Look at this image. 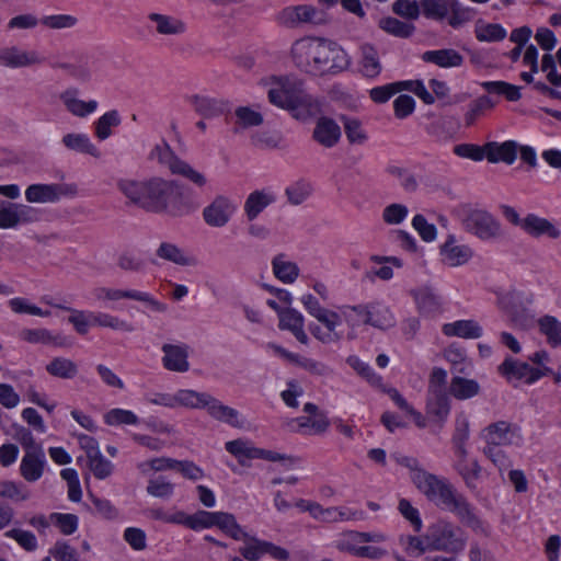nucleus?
<instances>
[{"instance_id": "nucleus-31", "label": "nucleus", "mask_w": 561, "mask_h": 561, "mask_svg": "<svg viewBox=\"0 0 561 561\" xmlns=\"http://www.w3.org/2000/svg\"><path fill=\"white\" fill-rule=\"evenodd\" d=\"M341 136V127L329 117H320L312 133V138L324 148H333L340 141Z\"/></svg>"}, {"instance_id": "nucleus-34", "label": "nucleus", "mask_w": 561, "mask_h": 561, "mask_svg": "<svg viewBox=\"0 0 561 561\" xmlns=\"http://www.w3.org/2000/svg\"><path fill=\"white\" fill-rule=\"evenodd\" d=\"M225 449L233 456L241 466H250L252 460L257 459L259 447L245 437L228 440L225 443Z\"/></svg>"}, {"instance_id": "nucleus-62", "label": "nucleus", "mask_w": 561, "mask_h": 561, "mask_svg": "<svg viewBox=\"0 0 561 561\" xmlns=\"http://www.w3.org/2000/svg\"><path fill=\"white\" fill-rule=\"evenodd\" d=\"M234 114L237 124L243 128L260 126L264 121L262 113L250 106H239Z\"/></svg>"}, {"instance_id": "nucleus-41", "label": "nucleus", "mask_w": 561, "mask_h": 561, "mask_svg": "<svg viewBox=\"0 0 561 561\" xmlns=\"http://www.w3.org/2000/svg\"><path fill=\"white\" fill-rule=\"evenodd\" d=\"M537 327L539 333L546 337L548 345L556 348L561 345V321L551 314H543L538 318Z\"/></svg>"}, {"instance_id": "nucleus-53", "label": "nucleus", "mask_w": 561, "mask_h": 561, "mask_svg": "<svg viewBox=\"0 0 561 561\" xmlns=\"http://www.w3.org/2000/svg\"><path fill=\"white\" fill-rule=\"evenodd\" d=\"M481 87L489 93L504 95L508 101H518L522 96L519 88L505 81H483Z\"/></svg>"}, {"instance_id": "nucleus-45", "label": "nucleus", "mask_w": 561, "mask_h": 561, "mask_svg": "<svg viewBox=\"0 0 561 561\" xmlns=\"http://www.w3.org/2000/svg\"><path fill=\"white\" fill-rule=\"evenodd\" d=\"M93 327L112 329L114 331L130 333L135 330L133 323L107 312L93 311Z\"/></svg>"}, {"instance_id": "nucleus-51", "label": "nucleus", "mask_w": 561, "mask_h": 561, "mask_svg": "<svg viewBox=\"0 0 561 561\" xmlns=\"http://www.w3.org/2000/svg\"><path fill=\"white\" fill-rule=\"evenodd\" d=\"M31 496L30 490L21 482L12 480L0 481V497L14 502H23Z\"/></svg>"}, {"instance_id": "nucleus-60", "label": "nucleus", "mask_w": 561, "mask_h": 561, "mask_svg": "<svg viewBox=\"0 0 561 561\" xmlns=\"http://www.w3.org/2000/svg\"><path fill=\"white\" fill-rule=\"evenodd\" d=\"M506 30L497 23H479L476 36L481 42H495L506 37Z\"/></svg>"}, {"instance_id": "nucleus-15", "label": "nucleus", "mask_w": 561, "mask_h": 561, "mask_svg": "<svg viewBox=\"0 0 561 561\" xmlns=\"http://www.w3.org/2000/svg\"><path fill=\"white\" fill-rule=\"evenodd\" d=\"M480 438L488 445L522 446L520 428L506 421L489 424L480 432Z\"/></svg>"}, {"instance_id": "nucleus-30", "label": "nucleus", "mask_w": 561, "mask_h": 561, "mask_svg": "<svg viewBox=\"0 0 561 561\" xmlns=\"http://www.w3.org/2000/svg\"><path fill=\"white\" fill-rule=\"evenodd\" d=\"M21 339L31 344L49 345L54 347H68L71 342L62 333H54L48 329H25L20 334Z\"/></svg>"}, {"instance_id": "nucleus-22", "label": "nucleus", "mask_w": 561, "mask_h": 561, "mask_svg": "<svg viewBox=\"0 0 561 561\" xmlns=\"http://www.w3.org/2000/svg\"><path fill=\"white\" fill-rule=\"evenodd\" d=\"M60 100L70 114L81 118L92 115L99 107L96 100H81L79 98V91L76 88H70L61 92Z\"/></svg>"}, {"instance_id": "nucleus-28", "label": "nucleus", "mask_w": 561, "mask_h": 561, "mask_svg": "<svg viewBox=\"0 0 561 561\" xmlns=\"http://www.w3.org/2000/svg\"><path fill=\"white\" fill-rule=\"evenodd\" d=\"M415 307L421 314H435L442 310V300L430 285H422L410 290Z\"/></svg>"}, {"instance_id": "nucleus-56", "label": "nucleus", "mask_w": 561, "mask_h": 561, "mask_svg": "<svg viewBox=\"0 0 561 561\" xmlns=\"http://www.w3.org/2000/svg\"><path fill=\"white\" fill-rule=\"evenodd\" d=\"M174 484L163 476L154 477L148 481L147 493L157 499H170L174 494Z\"/></svg>"}, {"instance_id": "nucleus-59", "label": "nucleus", "mask_w": 561, "mask_h": 561, "mask_svg": "<svg viewBox=\"0 0 561 561\" xmlns=\"http://www.w3.org/2000/svg\"><path fill=\"white\" fill-rule=\"evenodd\" d=\"M178 463L179 460L170 457H157L139 462L137 468L142 474H149L151 471L160 472L175 469Z\"/></svg>"}, {"instance_id": "nucleus-5", "label": "nucleus", "mask_w": 561, "mask_h": 561, "mask_svg": "<svg viewBox=\"0 0 561 561\" xmlns=\"http://www.w3.org/2000/svg\"><path fill=\"white\" fill-rule=\"evenodd\" d=\"M426 542L430 551H443L456 556L466 549L467 536L458 525L440 518L427 526Z\"/></svg>"}, {"instance_id": "nucleus-50", "label": "nucleus", "mask_w": 561, "mask_h": 561, "mask_svg": "<svg viewBox=\"0 0 561 561\" xmlns=\"http://www.w3.org/2000/svg\"><path fill=\"white\" fill-rule=\"evenodd\" d=\"M456 5H458L457 0L451 2L445 0H424L423 12L426 18L444 20L450 11L455 10Z\"/></svg>"}, {"instance_id": "nucleus-25", "label": "nucleus", "mask_w": 561, "mask_h": 561, "mask_svg": "<svg viewBox=\"0 0 561 561\" xmlns=\"http://www.w3.org/2000/svg\"><path fill=\"white\" fill-rule=\"evenodd\" d=\"M277 195L272 187L251 192L244 202V214L249 220H254L270 205L276 202Z\"/></svg>"}, {"instance_id": "nucleus-48", "label": "nucleus", "mask_w": 561, "mask_h": 561, "mask_svg": "<svg viewBox=\"0 0 561 561\" xmlns=\"http://www.w3.org/2000/svg\"><path fill=\"white\" fill-rule=\"evenodd\" d=\"M46 370L50 376L62 379H72L78 374V366L69 358L55 357L46 365Z\"/></svg>"}, {"instance_id": "nucleus-55", "label": "nucleus", "mask_w": 561, "mask_h": 561, "mask_svg": "<svg viewBox=\"0 0 561 561\" xmlns=\"http://www.w3.org/2000/svg\"><path fill=\"white\" fill-rule=\"evenodd\" d=\"M362 531H346L336 539L335 547L357 557L364 545Z\"/></svg>"}, {"instance_id": "nucleus-18", "label": "nucleus", "mask_w": 561, "mask_h": 561, "mask_svg": "<svg viewBox=\"0 0 561 561\" xmlns=\"http://www.w3.org/2000/svg\"><path fill=\"white\" fill-rule=\"evenodd\" d=\"M454 468L465 481L467 488L476 490L482 468L477 459L469 458L467 445H456Z\"/></svg>"}, {"instance_id": "nucleus-52", "label": "nucleus", "mask_w": 561, "mask_h": 561, "mask_svg": "<svg viewBox=\"0 0 561 561\" xmlns=\"http://www.w3.org/2000/svg\"><path fill=\"white\" fill-rule=\"evenodd\" d=\"M244 545L240 548V553L245 560L259 561L264 554H266L267 541L259 539L256 537H250L247 534Z\"/></svg>"}, {"instance_id": "nucleus-21", "label": "nucleus", "mask_w": 561, "mask_h": 561, "mask_svg": "<svg viewBox=\"0 0 561 561\" xmlns=\"http://www.w3.org/2000/svg\"><path fill=\"white\" fill-rule=\"evenodd\" d=\"M66 194V188L57 183H35L26 187L24 195L31 204H53L60 201Z\"/></svg>"}, {"instance_id": "nucleus-58", "label": "nucleus", "mask_w": 561, "mask_h": 561, "mask_svg": "<svg viewBox=\"0 0 561 561\" xmlns=\"http://www.w3.org/2000/svg\"><path fill=\"white\" fill-rule=\"evenodd\" d=\"M350 307L351 306H342L337 310L324 308L316 319L321 322L331 333H336L335 330L342 324V322H346V316L344 311Z\"/></svg>"}, {"instance_id": "nucleus-64", "label": "nucleus", "mask_w": 561, "mask_h": 561, "mask_svg": "<svg viewBox=\"0 0 561 561\" xmlns=\"http://www.w3.org/2000/svg\"><path fill=\"white\" fill-rule=\"evenodd\" d=\"M50 520L65 536L75 534L79 527V517L70 513H51Z\"/></svg>"}, {"instance_id": "nucleus-38", "label": "nucleus", "mask_w": 561, "mask_h": 561, "mask_svg": "<svg viewBox=\"0 0 561 561\" xmlns=\"http://www.w3.org/2000/svg\"><path fill=\"white\" fill-rule=\"evenodd\" d=\"M156 255L163 260L180 266H192L195 259L182 248L172 242H161L156 250Z\"/></svg>"}, {"instance_id": "nucleus-36", "label": "nucleus", "mask_w": 561, "mask_h": 561, "mask_svg": "<svg viewBox=\"0 0 561 561\" xmlns=\"http://www.w3.org/2000/svg\"><path fill=\"white\" fill-rule=\"evenodd\" d=\"M271 265L274 276L283 284H294L299 277L300 268L298 264L289 260L284 253L275 255Z\"/></svg>"}, {"instance_id": "nucleus-2", "label": "nucleus", "mask_w": 561, "mask_h": 561, "mask_svg": "<svg viewBox=\"0 0 561 561\" xmlns=\"http://www.w3.org/2000/svg\"><path fill=\"white\" fill-rule=\"evenodd\" d=\"M293 64L302 72L322 76L340 72L351 66V57L337 43L319 36H304L290 47Z\"/></svg>"}, {"instance_id": "nucleus-47", "label": "nucleus", "mask_w": 561, "mask_h": 561, "mask_svg": "<svg viewBox=\"0 0 561 561\" xmlns=\"http://www.w3.org/2000/svg\"><path fill=\"white\" fill-rule=\"evenodd\" d=\"M385 391L400 410L413 419V422L419 428L427 426L426 417L415 410L396 388H388Z\"/></svg>"}, {"instance_id": "nucleus-29", "label": "nucleus", "mask_w": 561, "mask_h": 561, "mask_svg": "<svg viewBox=\"0 0 561 561\" xmlns=\"http://www.w3.org/2000/svg\"><path fill=\"white\" fill-rule=\"evenodd\" d=\"M46 457L43 449L26 450L20 463L21 476L27 482L39 480L44 473Z\"/></svg>"}, {"instance_id": "nucleus-12", "label": "nucleus", "mask_w": 561, "mask_h": 561, "mask_svg": "<svg viewBox=\"0 0 561 561\" xmlns=\"http://www.w3.org/2000/svg\"><path fill=\"white\" fill-rule=\"evenodd\" d=\"M238 208L239 204L234 198L218 194L203 208V220L211 228H224L237 214Z\"/></svg>"}, {"instance_id": "nucleus-1", "label": "nucleus", "mask_w": 561, "mask_h": 561, "mask_svg": "<svg viewBox=\"0 0 561 561\" xmlns=\"http://www.w3.org/2000/svg\"><path fill=\"white\" fill-rule=\"evenodd\" d=\"M397 463L407 468L415 488L436 506L454 513L458 519L476 534L489 536L490 525L480 518L468 500L458 494L447 479L426 471L420 461L405 455L392 456Z\"/></svg>"}, {"instance_id": "nucleus-11", "label": "nucleus", "mask_w": 561, "mask_h": 561, "mask_svg": "<svg viewBox=\"0 0 561 561\" xmlns=\"http://www.w3.org/2000/svg\"><path fill=\"white\" fill-rule=\"evenodd\" d=\"M176 199L178 187L174 181L159 176L147 179L144 209L152 213L167 211Z\"/></svg>"}, {"instance_id": "nucleus-4", "label": "nucleus", "mask_w": 561, "mask_h": 561, "mask_svg": "<svg viewBox=\"0 0 561 561\" xmlns=\"http://www.w3.org/2000/svg\"><path fill=\"white\" fill-rule=\"evenodd\" d=\"M175 400L176 408L206 409L208 414L217 421L236 428H242L244 425V421L236 409L225 405L207 392L180 389L175 392Z\"/></svg>"}, {"instance_id": "nucleus-10", "label": "nucleus", "mask_w": 561, "mask_h": 561, "mask_svg": "<svg viewBox=\"0 0 561 561\" xmlns=\"http://www.w3.org/2000/svg\"><path fill=\"white\" fill-rule=\"evenodd\" d=\"M150 157L152 160L158 161L161 165L169 169L172 174L181 175L199 187L207 183L204 173L179 158L165 141L156 145Z\"/></svg>"}, {"instance_id": "nucleus-43", "label": "nucleus", "mask_w": 561, "mask_h": 561, "mask_svg": "<svg viewBox=\"0 0 561 561\" xmlns=\"http://www.w3.org/2000/svg\"><path fill=\"white\" fill-rule=\"evenodd\" d=\"M449 392L457 400H469L479 394L480 385L474 379L455 376L451 378Z\"/></svg>"}, {"instance_id": "nucleus-57", "label": "nucleus", "mask_w": 561, "mask_h": 561, "mask_svg": "<svg viewBox=\"0 0 561 561\" xmlns=\"http://www.w3.org/2000/svg\"><path fill=\"white\" fill-rule=\"evenodd\" d=\"M104 422L110 426L136 425L139 422L138 416L130 410L115 408L104 414Z\"/></svg>"}, {"instance_id": "nucleus-49", "label": "nucleus", "mask_w": 561, "mask_h": 561, "mask_svg": "<svg viewBox=\"0 0 561 561\" xmlns=\"http://www.w3.org/2000/svg\"><path fill=\"white\" fill-rule=\"evenodd\" d=\"M118 111L111 110L101 115L94 123L95 136L100 140H105L112 135V129L121 124Z\"/></svg>"}, {"instance_id": "nucleus-19", "label": "nucleus", "mask_w": 561, "mask_h": 561, "mask_svg": "<svg viewBox=\"0 0 561 561\" xmlns=\"http://www.w3.org/2000/svg\"><path fill=\"white\" fill-rule=\"evenodd\" d=\"M147 20L150 28L159 36L180 37L187 32V23L176 15L150 12Z\"/></svg>"}, {"instance_id": "nucleus-9", "label": "nucleus", "mask_w": 561, "mask_h": 561, "mask_svg": "<svg viewBox=\"0 0 561 561\" xmlns=\"http://www.w3.org/2000/svg\"><path fill=\"white\" fill-rule=\"evenodd\" d=\"M501 209L508 222L518 227L531 238L539 239L547 237L549 239H558L561 236L560 228L548 218L541 217L535 213H528L524 217H520L518 211L508 205H503Z\"/></svg>"}, {"instance_id": "nucleus-7", "label": "nucleus", "mask_w": 561, "mask_h": 561, "mask_svg": "<svg viewBox=\"0 0 561 561\" xmlns=\"http://www.w3.org/2000/svg\"><path fill=\"white\" fill-rule=\"evenodd\" d=\"M91 302L102 308L117 309L116 302L122 299H133L144 302L156 312H164L167 306L157 300L151 294L136 289H119L108 286H96L90 293Z\"/></svg>"}, {"instance_id": "nucleus-54", "label": "nucleus", "mask_w": 561, "mask_h": 561, "mask_svg": "<svg viewBox=\"0 0 561 561\" xmlns=\"http://www.w3.org/2000/svg\"><path fill=\"white\" fill-rule=\"evenodd\" d=\"M8 304L11 310L18 314H30L41 318H47L51 314L49 310L42 309L23 297L11 298Z\"/></svg>"}, {"instance_id": "nucleus-3", "label": "nucleus", "mask_w": 561, "mask_h": 561, "mask_svg": "<svg viewBox=\"0 0 561 561\" xmlns=\"http://www.w3.org/2000/svg\"><path fill=\"white\" fill-rule=\"evenodd\" d=\"M260 83L266 89L271 104L289 112L297 121L306 122L320 112L319 100L288 77L270 76L263 78Z\"/></svg>"}, {"instance_id": "nucleus-44", "label": "nucleus", "mask_w": 561, "mask_h": 561, "mask_svg": "<svg viewBox=\"0 0 561 561\" xmlns=\"http://www.w3.org/2000/svg\"><path fill=\"white\" fill-rule=\"evenodd\" d=\"M215 527H218L224 534L234 540H241L247 537V533L231 513L216 511Z\"/></svg>"}, {"instance_id": "nucleus-26", "label": "nucleus", "mask_w": 561, "mask_h": 561, "mask_svg": "<svg viewBox=\"0 0 561 561\" xmlns=\"http://www.w3.org/2000/svg\"><path fill=\"white\" fill-rule=\"evenodd\" d=\"M293 432L301 435H322L330 427V420L327 414L302 415L289 423Z\"/></svg>"}, {"instance_id": "nucleus-63", "label": "nucleus", "mask_w": 561, "mask_h": 561, "mask_svg": "<svg viewBox=\"0 0 561 561\" xmlns=\"http://www.w3.org/2000/svg\"><path fill=\"white\" fill-rule=\"evenodd\" d=\"M216 511L199 510L190 514L187 528L194 531H202L215 527Z\"/></svg>"}, {"instance_id": "nucleus-40", "label": "nucleus", "mask_w": 561, "mask_h": 561, "mask_svg": "<svg viewBox=\"0 0 561 561\" xmlns=\"http://www.w3.org/2000/svg\"><path fill=\"white\" fill-rule=\"evenodd\" d=\"M422 60L434 64L440 68H455L463 62L462 56L455 49L427 50L422 54Z\"/></svg>"}, {"instance_id": "nucleus-32", "label": "nucleus", "mask_w": 561, "mask_h": 561, "mask_svg": "<svg viewBox=\"0 0 561 561\" xmlns=\"http://www.w3.org/2000/svg\"><path fill=\"white\" fill-rule=\"evenodd\" d=\"M534 295L512 288L496 294V305L507 317L512 316L523 305H531Z\"/></svg>"}, {"instance_id": "nucleus-8", "label": "nucleus", "mask_w": 561, "mask_h": 561, "mask_svg": "<svg viewBox=\"0 0 561 561\" xmlns=\"http://www.w3.org/2000/svg\"><path fill=\"white\" fill-rule=\"evenodd\" d=\"M344 313L346 323L351 329L364 323L380 330H387L396 324L393 312L383 301L353 306L346 308Z\"/></svg>"}, {"instance_id": "nucleus-13", "label": "nucleus", "mask_w": 561, "mask_h": 561, "mask_svg": "<svg viewBox=\"0 0 561 561\" xmlns=\"http://www.w3.org/2000/svg\"><path fill=\"white\" fill-rule=\"evenodd\" d=\"M438 255L443 265L456 268L471 262L474 250L468 243L460 242L455 233H448L438 245Z\"/></svg>"}, {"instance_id": "nucleus-14", "label": "nucleus", "mask_w": 561, "mask_h": 561, "mask_svg": "<svg viewBox=\"0 0 561 561\" xmlns=\"http://www.w3.org/2000/svg\"><path fill=\"white\" fill-rule=\"evenodd\" d=\"M499 373L513 387L534 385L542 378V374L534 366L514 357H506L499 366Z\"/></svg>"}, {"instance_id": "nucleus-16", "label": "nucleus", "mask_w": 561, "mask_h": 561, "mask_svg": "<svg viewBox=\"0 0 561 561\" xmlns=\"http://www.w3.org/2000/svg\"><path fill=\"white\" fill-rule=\"evenodd\" d=\"M44 57L34 49H23L18 45L0 47V67L9 69L27 68L41 65Z\"/></svg>"}, {"instance_id": "nucleus-35", "label": "nucleus", "mask_w": 561, "mask_h": 561, "mask_svg": "<svg viewBox=\"0 0 561 561\" xmlns=\"http://www.w3.org/2000/svg\"><path fill=\"white\" fill-rule=\"evenodd\" d=\"M359 72L368 79H376L382 71V65L377 49L370 44L359 47Z\"/></svg>"}, {"instance_id": "nucleus-39", "label": "nucleus", "mask_w": 561, "mask_h": 561, "mask_svg": "<svg viewBox=\"0 0 561 561\" xmlns=\"http://www.w3.org/2000/svg\"><path fill=\"white\" fill-rule=\"evenodd\" d=\"M450 413V400L447 393L428 394L426 400V414L436 423L443 425Z\"/></svg>"}, {"instance_id": "nucleus-42", "label": "nucleus", "mask_w": 561, "mask_h": 561, "mask_svg": "<svg viewBox=\"0 0 561 561\" xmlns=\"http://www.w3.org/2000/svg\"><path fill=\"white\" fill-rule=\"evenodd\" d=\"M62 144L69 150L90 154L98 158L100 156L99 149L91 141L88 134L84 133H68L62 137Z\"/></svg>"}, {"instance_id": "nucleus-46", "label": "nucleus", "mask_w": 561, "mask_h": 561, "mask_svg": "<svg viewBox=\"0 0 561 561\" xmlns=\"http://www.w3.org/2000/svg\"><path fill=\"white\" fill-rule=\"evenodd\" d=\"M190 102L197 113L207 118L219 116L225 112L221 101L208 96L193 95Z\"/></svg>"}, {"instance_id": "nucleus-37", "label": "nucleus", "mask_w": 561, "mask_h": 561, "mask_svg": "<svg viewBox=\"0 0 561 561\" xmlns=\"http://www.w3.org/2000/svg\"><path fill=\"white\" fill-rule=\"evenodd\" d=\"M147 179L123 178L117 181L118 191L133 204L142 208Z\"/></svg>"}, {"instance_id": "nucleus-23", "label": "nucleus", "mask_w": 561, "mask_h": 561, "mask_svg": "<svg viewBox=\"0 0 561 561\" xmlns=\"http://www.w3.org/2000/svg\"><path fill=\"white\" fill-rule=\"evenodd\" d=\"M442 332L447 337L477 340L483 335L482 325L474 319H460L444 323Z\"/></svg>"}, {"instance_id": "nucleus-6", "label": "nucleus", "mask_w": 561, "mask_h": 561, "mask_svg": "<svg viewBox=\"0 0 561 561\" xmlns=\"http://www.w3.org/2000/svg\"><path fill=\"white\" fill-rule=\"evenodd\" d=\"M455 214L463 229L481 241L495 240L501 236V224L483 208L462 204L456 208Z\"/></svg>"}, {"instance_id": "nucleus-61", "label": "nucleus", "mask_w": 561, "mask_h": 561, "mask_svg": "<svg viewBox=\"0 0 561 561\" xmlns=\"http://www.w3.org/2000/svg\"><path fill=\"white\" fill-rule=\"evenodd\" d=\"M69 311L68 321L72 324L76 332L81 335L87 334L90 328L93 327V311L72 308Z\"/></svg>"}, {"instance_id": "nucleus-24", "label": "nucleus", "mask_w": 561, "mask_h": 561, "mask_svg": "<svg viewBox=\"0 0 561 561\" xmlns=\"http://www.w3.org/2000/svg\"><path fill=\"white\" fill-rule=\"evenodd\" d=\"M162 352V364L165 369L176 373H185L190 369L187 345L164 344Z\"/></svg>"}, {"instance_id": "nucleus-20", "label": "nucleus", "mask_w": 561, "mask_h": 561, "mask_svg": "<svg viewBox=\"0 0 561 561\" xmlns=\"http://www.w3.org/2000/svg\"><path fill=\"white\" fill-rule=\"evenodd\" d=\"M317 15L318 10L310 4L288 5L275 15V22L284 27L294 28L300 24L314 22Z\"/></svg>"}, {"instance_id": "nucleus-17", "label": "nucleus", "mask_w": 561, "mask_h": 561, "mask_svg": "<svg viewBox=\"0 0 561 561\" xmlns=\"http://www.w3.org/2000/svg\"><path fill=\"white\" fill-rule=\"evenodd\" d=\"M38 219V211L28 205L9 203L0 207V229H15Z\"/></svg>"}, {"instance_id": "nucleus-27", "label": "nucleus", "mask_w": 561, "mask_h": 561, "mask_svg": "<svg viewBox=\"0 0 561 561\" xmlns=\"http://www.w3.org/2000/svg\"><path fill=\"white\" fill-rule=\"evenodd\" d=\"M485 154L490 163L503 162L512 165L518 154V142L515 140L489 141L485 144Z\"/></svg>"}, {"instance_id": "nucleus-33", "label": "nucleus", "mask_w": 561, "mask_h": 561, "mask_svg": "<svg viewBox=\"0 0 561 561\" xmlns=\"http://www.w3.org/2000/svg\"><path fill=\"white\" fill-rule=\"evenodd\" d=\"M369 262L374 264L370 275L385 282L394 277V268L400 270L404 265L402 259L394 255L373 254L369 256Z\"/></svg>"}]
</instances>
